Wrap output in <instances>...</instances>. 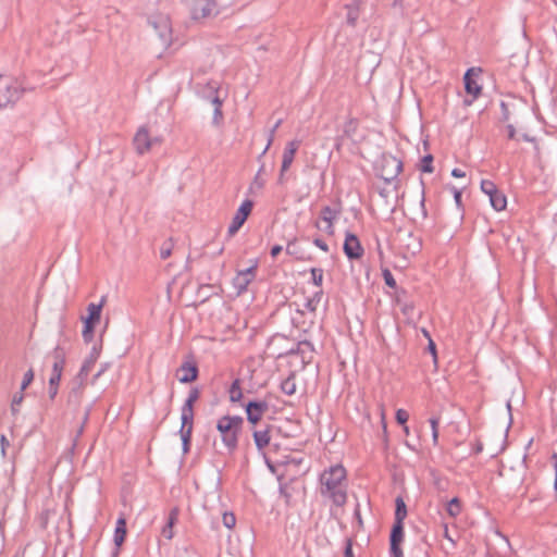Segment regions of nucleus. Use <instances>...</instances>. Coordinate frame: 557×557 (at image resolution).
<instances>
[{
    "label": "nucleus",
    "mask_w": 557,
    "mask_h": 557,
    "mask_svg": "<svg viewBox=\"0 0 557 557\" xmlns=\"http://www.w3.org/2000/svg\"><path fill=\"white\" fill-rule=\"evenodd\" d=\"M320 493L337 507L347 502V473L342 465L325 469L320 475Z\"/></svg>",
    "instance_id": "f257e3e1"
},
{
    "label": "nucleus",
    "mask_w": 557,
    "mask_h": 557,
    "mask_svg": "<svg viewBox=\"0 0 557 557\" xmlns=\"http://www.w3.org/2000/svg\"><path fill=\"white\" fill-rule=\"evenodd\" d=\"M243 424L244 419L240 416H223L216 422V430L221 434L222 443L231 453L238 446V435Z\"/></svg>",
    "instance_id": "f03ea898"
},
{
    "label": "nucleus",
    "mask_w": 557,
    "mask_h": 557,
    "mask_svg": "<svg viewBox=\"0 0 557 557\" xmlns=\"http://www.w3.org/2000/svg\"><path fill=\"white\" fill-rule=\"evenodd\" d=\"M26 91L17 78L0 75V108L14 106Z\"/></svg>",
    "instance_id": "7ed1b4c3"
},
{
    "label": "nucleus",
    "mask_w": 557,
    "mask_h": 557,
    "mask_svg": "<svg viewBox=\"0 0 557 557\" xmlns=\"http://www.w3.org/2000/svg\"><path fill=\"white\" fill-rule=\"evenodd\" d=\"M98 358V352L96 351V348L92 349L91 354L84 360L77 376H76V385L71 389L69 394L67 401L69 404H73L75 406H78L81 404L83 392H84V385L85 381L87 380V376L89 372L92 370V368L96 364Z\"/></svg>",
    "instance_id": "20e7f679"
},
{
    "label": "nucleus",
    "mask_w": 557,
    "mask_h": 557,
    "mask_svg": "<svg viewBox=\"0 0 557 557\" xmlns=\"http://www.w3.org/2000/svg\"><path fill=\"white\" fill-rule=\"evenodd\" d=\"M314 346L309 341H300L297 344L293 345L290 348L285 350H273L271 355L276 358H282L285 356L298 355L301 358V362L304 366L312 362L314 357Z\"/></svg>",
    "instance_id": "39448f33"
},
{
    "label": "nucleus",
    "mask_w": 557,
    "mask_h": 557,
    "mask_svg": "<svg viewBox=\"0 0 557 557\" xmlns=\"http://www.w3.org/2000/svg\"><path fill=\"white\" fill-rule=\"evenodd\" d=\"M190 17L194 21H203L216 16L220 11L214 0H189Z\"/></svg>",
    "instance_id": "423d86ee"
},
{
    "label": "nucleus",
    "mask_w": 557,
    "mask_h": 557,
    "mask_svg": "<svg viewBox=\"0 0 557 557\" xmlns=\"http://www.w3.org/2000/svg\"><path fill=\"white\" fill-rule=\"evenodd\" d=\"M148 24L157 33L161 44L169 47L172 42V25L170 17L165 14H154L148 18Z\"/></svg>",
    "instance_id": "0eeeda50"
},
{
    "label": "nucleus",
    "mask_w": 557,
    "mask_h": 557,
    "mask_svg": "<svg viewBox=\"0 0 557 557\" xmlns=\"http://www.w3.org/2000/svg\"><path fill=\"white\" fill-rule=\"evenodd\" d=\"M341 211L339 202L335 207H323L320 211V220L315 221L314 226L319 230H323L327 235H334V222L338 219Z\"/></svg>",
    "instance_id": "6e6552de"
},
{
    "label": "nucleus",
    "mask_w": 557,
    "mask_h": 557,
    "mask_svg": "<svg viewBox=\"0 0 557 557\" xmlns=\"http://www.w3.org/2000/svg\"><path fill=\"white\" fill-rule=\"evenodd\" d=\"M403 171V162L392 154H384L382 157V164L380 169V176L386 183L393 182Z\"/></svg>",
    "instance_id": "1a4fd4ad"
},
{
    "label": "nucleus",
    "mask_w": 557,
    "mask_h": 557,
    "mask_svg": "<svg viewBox=\"0 0 557 557\" xmlns=\"http://www.w3.org/2000/svg\"><path fill=\"white\" fill-rule=\"evenodd\" d=\"M253 207V202L249 199H246L242 202L239 208L237 209L235 215L232 219V222L227 228L228 237H233L239 228L244 225L247 218L251 213Z\"/></svg>",
    "instance_id": "9d476101"
},
{
    "label": "nucleus",
    "mask_w": 557,
    "mask_h": 557,
    "mask_svg": "<svg viewBox=\"0 0 557 557\" xmlns=\"http://www.w3.org/2000/svg\"><path fill=\"white\" fill-rule=\"evenodd\" d=\"M258 268V262L247 268L246 270H240L236 273L233 278V286L236 289L237 295H242L247 292L249 284L255 280L256 272Z\"/></svg>",
    "instance_id": "9b49d317"
},
{
    "label": "nucleus",
    "mask_w": 557,
    "mask_h": 557,
    "mask_svg": "<svg viewBox=\"0 0 557 557\" xmlns=\"http://www.w3.org/2000/svg\"><path fill=\"white\" fill-rule=\"evenodd\" d=\"M53 363H52V373L49 379V383L53 385H60V381L62 377V372L65 366V351L60 346H57L52 354Z\"/></svg>",
    "instance_id": "f8f14e48"
},
{
    "label": "nucleus",
    "mask_w": 557,
    "mask_h": 557,
    "mask_svg": "<svg viewBox=\"0 0 557 557\" xmlns=\"http://www.w3.org/2000/svg\"><path fill=\"white\" fill-rule=\"evenodd\" d=\"M404 524L394 523L389 534V555L391 557H404L401 544L404 542Z\"/></svg>",
    "instance_id": "ddd939ff"
},
{
    "label": "nucleus",
    "mask_w": 557,
    "mask_h": 557,
    "mask_svg": "<svg viewBox=\"0 0 557 557\" xmlns=\"http://www.w3.org/2000/svg\"><path fill=\"white\" fill-rule=\"evenodd\" d=\"M247 420L251 424H257L262 416L268 411L269 404L265 400H251L245 406Z\"/></svg>",
    "instance_id": "4468645a"
},
{
    "label": "nucleus",
    "mask_w": 557,
    "mask_h": 557,
    "mask_svg": "<svg viewBox=\"0 0 557 557\" xmlns=\"http://www.w3.org/2000/svg\"><path fill=\"white\" fill-rule=\"evenodd\" d=\"M343 249L346 257L350 260L359 259L363 255V248L360 240L352 233H346Z\"/></svg>",
    "instance_id": "2eb2a0df"
},
{
    "label": "nucleus",
    "mask_w": 557,
    "mask_h": 557,
    "mask_svg": "<svg viewBox=\"0 0 557 557\" xmlns=\"http://www.w3.org/2000/svg\"><path fill=\"white\" fill-rule=\"evenodd\" d=\"M152 141L146 126L139 127L133 139L135 150L138 154L148 152L152 146Z\"/></svg>",
    "instance_id": "dca6fc26"
},
{
    "label": "nucleus",
    "mask_w": 557,
    "mask_h": 557,
    "mask_svg": "<svg viewBox=\"0 0 557 557\" xmlns=\"http://www.w3.org/2000/svg\"><path fill=\"white\" fill-rule=\"evenodd\" d=\"M474 69H469L463 75L465 89L468 95L472 96L471 100L465 99L463 102L466 106H471L473 100L476 99L482 91L481 85L472 77Z\"/></svg>",
    "instance_id": "f3484780"
},
{
    "label": "nucleus",
    "mask_w": 557,
    "mask_h": 557,
    "mask_svg": "<svg viewBox=\"0 0 557 557\" xmlns=\"http://www.w3.org/2000/svg\"><path fill=\"white\" fill-rule=\"evenodd\" d=\"M177 373H181L178 381L181 383H191L197 380L199 370L194 361H186L178 368Z\"/></svg>",
    "instance_id": "a211bd4d"
},
{
    "label": "nucleus",
    "mask_w": 557,
    "mask_h": 557,
    "mask_svg": "<svg viewBox=\"0 0 557 557\" xmlns=\"http://www.w3.org/2000/svg\"><path fill=\"white\" fill-rule=\"evenodd\" d=\"M299 147L300 140L297 139L290 140L286 144L282 156V172H286L290 168Z\"/></svg>",
    "instance_id": "6ab92c4d"
},
{
    "label": "nucleus",
    "mask_w": 557,
    "mask_h": 557,
    "mask_svg": "<svg viewBox=\"0 0 557 557\" xmlns=\"http://www.w3.org/2000/svg\"><path fill=\"white\" fill-rule=\"evenodd\" d=\"M178 516H180V509L177 507H174L170 510L168 518H166V523L163 525V528L161 530V535L164 539H166V540L173 539V536H174L173 528L178 521Z\"/></svg>",
    "instance_id": "aec40b11"
},
{
    "label": "nucleus",
    "mask_w": 557,
    "mask_h": 557,
    "mask_svg": "<svg viewBox=\"0 0 557 557\" xmlns=\"http://www.w3.org/2000/svg\"><path fill=\"white\" fill-rule=\"evenodd\" d=\"M181 411H182L181 412L182 425L180 429V434H186V433L193 434L194 410L190 411L188 409L182 408Z\"/></svg>",
    "instance_id": "412c9836"
},
{
    "label": "nucleus",
    "mask_w": 557,
    "mask_h": 557,
    "mask_svg": "<svg viewBox=\"0 0 557 557\" xmlns=\"http://www.w3.org/2000/svg\"><path fill=\"white\" fill-rule=\"evenodd\" d=\"M281 392L287 396H293L297 391L296 373L290 372L286 379L281 382Z\"/></svg>",
    "instance_id": "4be33fe9"
},
{
    "label": "nucleus",
    "mask_w": 557,
    "mask_h": 557,
    "mask_svg": "<svg viewBox=\"0 0 557 557\" xmlns=\"http://www.w3.org/2000/svg\"><path fill=\"white\" fill-rule=\"evenodd\" d=\"M104 304V297L101 298L99 304H89L87 307L88 315L84 318V321L97 323L100 320L101 310Z\"/></svg>",
    "instance_id": "5701e85b"
},
{
    "label": "nucleus",
    "mask_w": 557,
    "mask_h": 557,
    "mask_svg": "<svg viewBox=\"0 0 557 557\" xmlns=\"http://www.w3.org/2000/svg\"><path fill=\"white\" fill-rule=\"evenodd\" d=\"M125 536H126V519L121 517L117 519L115 530H114V536H113L114 544L117 547H120L123 544Z\"/></svg>",
    "instance_id": "b1692460"
},
{
    "label": "nucleus",
    "mask_w": 557,
    "mask_h": 557,
    "mask_svg": "<svg viewBox=\"0 0 557 557\" xmlns=\"http://www.w3.org/2000/svg\"><path fill=\"white\" fill-rule=\"evenodd\" d=\"M253 441L259 450H263L270 443V432L268 429L253 432Z\"/></svg>",
    "instance_id": "393cba45"
},
{
    "label": "nucleus",
    "mask_w": 557,
    "mask_h": 557,
    "mask_svg": "<svg viewBox=\"0 0 557 557\" xmlns=\"http://www.w3.org/2000/svg\"><path fill=\"white\" fill-rule=\"evenodd\" d=\"M406 239H407V244L405 246L406 252L411 256L417 255L421 250V247H422L420 238L414 236L412 233H407Z\"/></svg>",
    "instance_id": "a878e982"
},
{
    "label": "nucleus",
    "mask_w": 557,
    "mask_h": 557,
    "mask_svg": "<svg viewBox=\"0 0 557 557\" xmlns=\"http://www.w3.org/2000/svg\"><path fill=\"white\" fill-rule=\"evenodd\" d=\"M407 517V506L404 499L398 496L395 500V520L394 523L404 524V520Z\"/></svg>",
    "instance_id": "bb28decb"
},
{
    "label": "nucleus",
    "mask_w": 557,
    "mask_h": 557,
    "mask_svg": "<svg viewBox=\"0 0 557 557\" xmlns=\"http://www.w3.org/2000/svg\"><path fill=\"white\" fill-rule=\"evenodd\" d=\"M490 203L496 211H502L507 206V198L503 191L497 190L494 195H491Z\"/></svg>",
    "instance_id": "cd10ccee"
},
{
    "label": "nucleus",
    "mask_w": 557,
    "mask_h": 557,
    "mask_svg": "<svg viewBox=\"0 0 557 557\" xmlns=\"http://www.w3.org/2000/svg\"><path fill=\"white\" fill-rule=\"evenodd\" d=\"M230 400L232 403H238L243 398V392L240 386V380L235 379L228 388Z\"/></svg>",
    "instance_id": "c85d7f7f"
},
{
    "label": "nucleus",
    "mask_w": 557,
    "mask_h": 557,
    "mask_svg": "<svg viewBox=\"0 0 557 557\" xmlns=\"http://www.w3.org/2000/svg\"><path fill=\"white\" fill-rule=\"evenodd\" d=\"M199 397H200V389L197 386L190 388L188 396H187L185 403L183 404L182 408L188 409L190 411L194 410V405L199 399Z\"/></svg>",
    "instance_id": "c756f323"
},
{
    "label": "nucleus",
    "mask_w": 557,
    "mask_h": 557,
    "mask_svg": "<svg viewBox=\"0 0 557 557\" xmlns=\"http://www.w3.org/2000/svg\"><path fill=\"white\" fill-rule=\"evenodd\" d=\"M405 294H406V290L401 289L397 295L396 301L400 306V310H401L403 314L406 317H411L414 311V306L412 302L401 301L400 295H405Z\"/></svg>",
    "instance_id": "7c9ffc66"
},
{
    "label": "nucleus",
    "mask_w": 557,
    "mask_h": 557,
    "mask_svg": "<svg viewBox=\"0 0 557 557\" xmlns=\"http://www.w3.org/2000/svg\"><path fill=\"white\" fill-rule=\"evenodd\" d=\"M322 296L323 290L320 288L319 290L314 292L312 297L306 300L305 308L310 312H314L317 310L319 302L321 301Z\"/></svg>",
    "instance_id": "2f4dec72"
},
{
    "label": "nucleus",
    "mask_w": 557,
    "mask_h": 557,
    "mask_svg": "<svg viewBox=\"0 0 557 557\" xmlns=\"http://www.w3.org/2000/svg\"><path fill=\"white\" fill-rule=\"evenodd\" d=\"M173 248V239L171 237L165 239L160 246V258L162 260H166L172 255Z\"/></svg>",
    "instance_id": "473e14b6"
},
{
    "label": "nucleus",
    "mask_w": 557,
    "mask_h": 557,
    "mask_svg": "<svg viewBox=\"0 0 557 557\" xmlns=\"http://www.w3.org/2000/svg\"><path fill=\"white\" fill-rule=\"evenodd\" d=\"M447 512L450 517L456 518L461 512V503L458 497H454L447 504Z\"/></svg>",
    "instance_id": "72a5a7b5"
},
{
    "label": "nucleus",
    "mask_w": 557,
    "mask_h": 557,
    "mask_svg": "<svg viewBox=\"0 0 557 557\" xmlns=\"http://www.w3.org/2000/svg\"><path fill=\"white\" fill-rule=\"evenodd\" d=\"M441 422V418L438 416H433L429 419V423L432 430V441L433 445L436 446L438 444V425Z\"/></svg>",
    "instance_id": "f704fd0d"
},
{
    "label": "nucleus",
    "mask_w": 557,
    "mask_h": 557,
    "mask_svg": "<svg viewBox=\"0 0 557 557\" xmlns=\"http://www.w3.org/2000/svg\"><path fill=\"white\" fill-rule=\"evenodd\" d=\"M481 190L491 198V195H494L497 190V186L494 182L490 180H482L481 181Z\"/></svg>",
    "instance_id": "c9c22d12"
},
{
    "label": "nucleus",
    "mask_w": 557,
    "mask_h": 557,
    "mask_svg": "<svg viewBox=\"0 0 557 557\" xmlns=\"http://www.w3.org/2000/svg\"><path fill=\"white\" fill-rule=\"evenodd\" d=\"M282 120H278L276 121V123L273 125V127L270 129L269 132V138H268V144L265 146V148L263 149V151L261 152V154L258 157V159H261L265 153L267 151L269 150V148L271 147L273 140H274V136H275V132L276 129L280 127V125L282 124Z\"/></svg>",
    "instance_id": "e433bc0d"
},
{
    "label": "nucleus",
    "mask_w": 557,
    "mask_h": 557,
    "mask_svg": "<svg viewBox=\"0 0 557 557\" xmlns=\"http://www.w3.org/2000/svg\"><path fill=\"white\" fill-rule=\"evenodd\" d=\"M310 273L313 285L321 288L323 283V270L321 268H312Z\"/></svg>",
    "instance_id": "4c0bfd02"
},
{
    "label": "nucleus",
    "mask_w": 557,
    "mask_h": 557,
    "mask_svg": "<svg viewBox=\"0 0 557 557\" xmlns=\"http://www.w3.org/2000/svg\"><path fill=\"white\" fill-rule=\"evenodd\" d=\"M96 323L84 321L83 338L86 343H89L94 338V330Z\"/></svg>",
    "instance_id": "58836bf2"
},
{
    "label": "nucleus",
    "mask_w": 557,
    "mask_h": 557,
    "mask_svg": "<svg viewBox=\"0 0 557 557\" xmlns=\"http://www.w3.org/2000/svg\"><path fill=\"white\" fill-rule=\"evenodd\" d=\"M286 253L296 257L298 260H304V256L297 248L296 239L289 240L286 246Z\"/></svg>",
    "instance_id": "ea45409f"
},
{
    "label": "nucleus",
    "mask_w": 557,
    "mask_h": 557,
    "mask_svg": "<svg viewBox=\"0 0 557 557\" xmlns=\"http://www.w3.org/2000/svg\"><path fill=\"white\" fill-rule=\"evenodd\" d=\"M432 162H433V156L432 154H426L424 156L422 159H421V166H420V170L424 173H432L433 172V165H432Z\"/></svg>",
    "instance_id": "a19ab883"
},
{
    "label": "nucleus",
    "mask_w": 557,
    "mask_h": 557,
    "mask_svg": "<svg viewBox=\"0 0 557 557\" xmlns=\"http://www.w3.org/2000/svg\"><path fill=\"white\" fill-rule=\"evenodd\" d=\"M382 276L384 278L385 284L388 287H391L393 289H397V283H396V281L394 278L392 272L387 268L382 270Z\"/></svg>",
    "instance_id": "79ce46f5"
},
{
    "label": "nucleus",
    "mask_w": 557,
    "mask_h": 557,
    "mask_svg": "<svg viewBox=\"0 0 557 557\" xmlns=\"http://www.w3.org/2000/svg\"><path fill=\"white\" fill-rule=\"evenodd\" d=\"M224 527L233 529L236 524V517L233 512H224L222 517Z\"/></svg>",
    "instance_id": "37998d69"
},
{
    "label": "nucleus",
    "mask_w": 557,
    "mask_h": 557,
    "mask_svg": "<svg viewBox=\"0 0 557 557\" xmlns=\"http://www.w3.org/2000/svg\"><path fill=\"white\" fill-rule=\"evenodd\" d=\"M358 17H359L358 10L355 8H348V13H347V17H346L347 24L350 25L351 27H355L357 24Z\"/></svg>",
    "instance_id": "c03bdc74"
},
{
    "label": "nucleus",
    "mask_w": 557,
    "mask_h": 557,
    "mask_svg": "<svg viewBox=\"0 0 557 557\" xmlns=\"http://www.w3.org/2000/svg\"><path fill=\"white\" fill-rule=\"evenodd\" d=\"M24 399L23 393H17L13 396L12 404H11V411L13 414H16L18 412V406L22 404Z\"/></svg>",
    "instance_id": "a18cd8bd"
},
{
    "label": "nucleus",
    "mask_w": 557,
    "mask_h": 557,
    "mask_svg": "<svg viewBox=\"0 0 557 557\" xmlns=\"http://www.w3.org/2000/svg\"><path fill=\"white\" fill-rule=\"evenodd\" d=\"M34 371L33 369H29L27 370L25 373H24V377H23V381H22V384H21V391H24L26 389L30 383L33 382L34 380Z\"/></svg>",
    "instance_id": "49530a36"
},
{
    "label": "nucleus",
    "mask_w": 557,
    "mask_h": 557,
    "mask_svg": "<svg viewBox=\"0 0 557 557\" xmlns=\"http://www.w3.org/2000/svg\"><path fill=\"white\" fill-rule=\"evenodd\" d=\"M180 435H181V440H182L183 453L187 454L190 449L191 434L186 433V434H180Z\"/></svg>",
    "instance_id": "de8ad7c7"
},
{
    "label": "nucleus",
    "mask_w": 557,
    "mask_h": 557,
    "mask_svg": "<svg viewBox=\"0 0 557 557\" xmlns=\"http://www.w3.org/2000/svg\"><path fill=\"white\" fill-rule=\"evenodd\" d=\"M408 419H409V413L405 409H398L396 411V421L399 424L405 425L406 422L408 421Z\"/></svg>",
    "instance_id": "09e8293b"
},
{
    "label": "nucleus",
    "mask_w": 557,
    "mask_h": 557,
    "mask_svg": "<svg viewBox=\"0 0 557 557\" xmlns=\"http://www.w3.org/2000/svg\"><path fill=\"white\" fill-rule=\"evenodd\" d=\"M500 111H502V117L500 120L503 122H507L510 120V111H509V106L508 103H506L505 101H502L500 102Z\"/></svg>",
    "instance_id": "8fccbe9b"
},
{
    "label": "nucleus",
    "mask_w": 557,
    "mask_h": 557,
    "mask_svg": "<svg viewBox=\"0 0 557 557\" xmlns=\"http://www.w3.org/2000/svg\"><path fill=\"white\" fill-rule=\"evenodd\" d=\"M392 5L394 9H399L403 14L407 13L409 9L406 0H393Z\"/></svg>",
    "instance_id": "3c124183"
},
{
    "label": "nucleus",
    "mask_w": 557,
    "mask_h": 557,
    "mask_svg": "<svg viewBox=\"0 0 557 557\" xmlns=\"http://www.w3.org/2000/svg\"><path fill=\"white\" fill-rule=\"evenodd\" d=\"M344 557H354L352 539L350 537L345 540Z\"/></svg>",
    "instance_id": "603ef678"
},
{
    "label": "nucleus",
    "mask_w": 557,
    "mask_h": 557,
    "mask_svg": "<svg viewBox=\"0 0 557 557\" xmlns=\"http://www.w3.org/2000/svg\"><path fill=\"white\" fill-rule=\"evenodd\" d=\"M286 341H287V338L285 336L276 334L271 337V339L269 341L268 347H269V349H273L276 344H280L281 342H286Z\"/></svg>",
    "instance_id": "864d4df0"
},
{
    "label": "nucleus",
    "mask_w": 557,
    "mask_h": 557,
    "mask_svg": "<svg viewBox=\"0 0 557 557\" xmlns=\"http://www.w3.org/2000/svg\"><path fill=\"white\" fill-rule=\"evenodd\" d=\"M10 446V442L4 434L0 436V447H1V455L2 457H5L7 455V448Z\"/></svg>",
    "instance_id": "5fc2aeb1"
},
{
    "label": "nucleus",
    "mask_w": 557,
    "mask_h": 557,
    "mask_svg": "<svg viewBox=\"0 0 557 557\" xmlns=\"http://www.w3.org/2000/svg\"><path fill=\"white\" fill-rule=\"evenodd\" d=\"M89 413H90V407L86 408V410H85L83 422H82L81 426L77 430L76 437H79L83 434L85 424L88 421Z\"/></svg>",
    "instance_id": "6e6d98bb"
},
{
    "label": "nucleus",
    "mask_w": 557,
    "mask_h": 557,
    "mask_svg": "<svg viewBox=\"0 0 557 557\" xmlns=\"http://www.w3.org/2000/svg\"><path fill=\"white\" fill-rule=\"evenodd\" d=\"M313 244L320 248L321 250L327 252L329 251V245L320 237H317L313 239Z\"/></svg>",
    "instance_id": "4d7b16f0"
},
{
    "label": "nucleus",
    "mask_w": 557,
    "mask_h": 557,
    "mask_svg": "<svg viewBox=\"0 0 557 557\" xmlns=\"http://www.w3.org/2000/svg\"><path fill=\"white\" fill-rule=\"evenodd\" d=\"M356 120L354 119H350L346 124H345V129H344V133L347 134V135H350V132H354L355 128H356Z\"/></svg>",
    "instance_id": "13d9d810"
},
{
    "label": "nucleus",
    "mask_w": 557,
    "mask_h": 557,
    "mask_svg": "<svg viewBox=\"0 0 557 557\" xmlns=\"http://www.w3.org/2000/svg\"><path fill=\"white\" fill-rule=\"evenodd\" d=\"M222 117H223L222 108H214L213 119H212L213 124L218 125L220 123V121L222 120Z\"/></svg>",
    "instance_id": "bf43d9fd"
},
{
    "label": "nucleus",
    "mask_w": 557,
    "mask_h": 557,
    "mask_svg": "<svg viewBox=\"0 0 557 557\" xmlns=\"http://www.w3.org/2000/svg\"><path fill=\"white\" fill-rule=\"evenodd\" d=\"M58 391H59V385H53L52 383H49L48 394H49V398L51 400H53L55 398V396L58 395Z\"/></svg>",
    "instance_id": "052dcab7"
},
{
    "label": "nucleus",
    "mask_w": 557,
    "mask_h": 557,
    "mask_svg": "<svg viewBox=\"0 0 557 557\" xmlns=\"http://www.w3.org/2000/svg\"><path fill=\"white\" fill-rule=\"evenodd\" d=\"M354 517L356 518L357 522H358V525L359 527H362L363 522H362V518H361V512H360V505L359 503H357L356 507H355V510H354Z\"/></svg>",
    "instance_id": "680f3d73"
},
{
    "label": "nucleus",
    "mask_w": 557,
    "mask_h": 557,
    "mask_svg": "<svg viewBox=\"0 0 557 557\" xmlns=\"http://www.w3.org/2000/svg\"><path fill=\"white\" fill-rule=\"evenodd\" d=\"M256 186L257 188H263L264 180L261 178L259 173L256 174L251 187Z\"/></svg>",
    "instance_id": "e2e57ef3"
},
{
    "label": "nucleus",
    "mask_w": 557,
    "mask_h": 557,
    "mask_svg": "<svg viewBox=\"0 0 557 557\" xmlns=\"http://www.w3.org/2000/svg\"><path fill=\"white\" fill-rule=\"evenodd\" d=\"M453 191H454V199H455V202H456V205H457L458 207H460V206H461V196H462L461 190H460V189H458V188H456V187H454V188H453Z\"/></svg>",
    "instance_id": "0e129e2a"
},
{
    "label": "nucleus",
    "mask_w": 557,
    "mask_h": 557,
    "mask_svg": "<svg viewBox=\"0 0 557 557\" xmlns=\"http://www.w3.org/2000/svg\"><path fill=\"white\" fill-rule=\"evenodd\" d=\"M283 250V247L281 245H274L272 248H271V257L272 258H276Z\"/></svg>",
    "instance_id": "69168bd1"
},
{
    "label": "nucleus",
    "mask_w": 557,
    "mask_h": 557,
    "mask_svg": "<svg viewBox=\"0 0 557 557\" xmlns=\"http://www.w3.org/2000/svg\"><path fill=\"white\" fill-rule=\"evenodd\" d=\"M451 175L456 178H461L466 176V173L461 169L455 168L451 171Z\"/></svg>",
    "instance_id": "338daca9"
},
{
    "label": "nucleus",
    "mask_w": 557,
    "mask_h": 557,
    "mask_svg": "<svg viewBox=\"0 0 557 557\" xmlns=\"http://www.w3.org/2000/svg\"><path fill=\"white\" fill-rule=\"evenodd\" d=\"M506 128H507V132H508V138L509 139H515V137H516V128H515V126L512 124H508Z\"/></svg>",
    "instance_id": "774afa93"
}]
</instances>
